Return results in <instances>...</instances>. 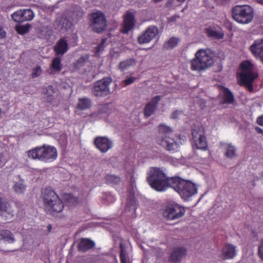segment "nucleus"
<instances>
[{
    "instance_id": "nucleus-5",
    "label": "nucleus",
    "mask_w": 263,
    "mask_h": 263,
    "mask_svg": "<svg viewBox=\"0 0 263 263\" xmlns=\"http://www.w3.org/2000/svg\"><path fill=\"white\" fill-rule=\"evenodd\" d=\"M214 52L210 49H200L191 61V68L193 70L202 71L211 67L214 63Z\"/></svg>"
},
{
    "instance_id": "nucleus-24",
    "label": "nucleus",
    "mask_w": 263,
    "mask_h": 263,
    "mask_svg": "<svg viewBox=\"0 0 263 263\" xmlns=\"http://www.w3.org/2000/svg\"><path fill=\"white\" fill-rule=\"evenodd\" d=\"M95 245V242L90 239L83 238L80 240L78 245V249L80 252H85L94 248Z\"/></svg>"
},
{
    "instance_id": "nucleus-12",
    "label": "nucleus",
    "mask_w": 263,
    "mask_h": 263,
    "mask_svg": "<svg viewBox=\"0 0 263 263\" xmlns=\"http://www.w3.org/2000/svg\"><path fill=\"white\" fill-rule=\"evenodd\" d=\"M136 22L135 14L132 12L127 11L123 16L121 32L124 34H127L129 31L135 28Z\"/></svg>"
},
{
    "instance_id": "nucleus-54",
    "label": "nucleus",
    "mask_w": 263,
    "mask_h": 263,
    "mask_svg": "<svg viewBox=\"0 0 263 263\" xmlns=\"http://www.w3.org/2000/svg\"><path fill=\"white\" fill-rule=\"evenodd\" d=\"M258 2L263 4V0H260V1H258Z\"/></svg>"
},
{
    "instance_id": "nucleus-20",
    "label": "nucleus",
    "mask_w": 263,
    "mask_h": 263,
    "mask_svg": "<svg viewBox=\"0 0 263 263\" xmlns=\"http://www.w3.org/2000/svg\"><path fill=\"white\" fill-rule=\"evenodd\" d=\"M161 99V96H157L153 97L151 101L148 102L144 108V115L146 118L151 116L157 109V105Z\"/></svg>"
},
{
    "instance_id": "nucleus-44",
    "label": "nucleus",
    "mask_w": 263,
    "mask_h": 263,
    "mask_svg": "<svg viewBox=\"0 0 263 263\" xmlns=\"http://www.w3.org/2000/svg\"><path fill=\"white\" fill-rule=\"evenodd\" d=\"M106 39H103L102 40L101 43L99 44L98 47L96 48L97 51L99 52L102 49H102L103 48L104 44L106 42Z\"/></svg>"
},
{
    "instance_id": "nucleus-45",
    "label": "nucleus",
    "mask_w": 263,
    "mask_h": 263,
    "mask_svg": "<svg viewBox=\"0 0 263 263\" xmlns=\"http://www.w3.org/2000/svg\"><path fill=\"white\" fill-rule=\"evenodd\" d=\"M181 111L179 110H175L172 113L171 117L172 119H175L177 118L178 116L181 115Z\"/></svg>"
},
{
    "instance_id": "nucleus-13",
    "label": "nucleus",
    "mask_w": 263,
    "mask_h": 263,
    "mask_svg": "<svg viewBox=\"0 0 263 263\" xmlns=\"http://www.w3.org/2000/svg\"><path fill=\"white\" fill-rule=\"evenodd\" d=\"M93 144L101 153H105L114 146L113 142L106 137L98 136L95 138Z\"/></svg>"
},
{
    "instance_id": "nucleus-57",
    "label": "nucleus",
    "mask_w": 263,
    "mask_h": 263,
    "mask_svg": "<svg viewBox=\"0 0 263 263\" xmlns=\"http://www.w3.org/2000/svg\"><path fill=\"white\" fill-rule=\"evenodd\" d=\"M64 20L65 21H66L67 22H68V20H67L66 18L64 19Z\"/></svg>"
},
{
    "instance_id": "nucleus-47",
    "label": "nucleus",
    "mask_w": 263,
    "mask_h": 263,
    "mask_svg": "<svg viewBox=\"0 0 263 263\" xmlns=\"http://www.w3.org/2000/svg\"><path fill=\"white\" fill-rule=\"evenodd\" d=\"M5 32L3 28L0 26V39L3 38L5 36Z\"/></svg>"
},
{
    "instance_id": "nucleus-9",
    "label": "nucleus",
    "mask_w": 263,
    "mask_h": 263,
    "mask_svg": "<svg viewBox=\"0 0 263 263\" xmlns=\"http://www.w3.org/2000/svg\"><path fill=\"white\" fill-rule=\"evenodd\" d=\"M185 213V209L174 202H168L163 212V217L167 220H175L181 217Z\"/></svg>"
},
{
    "instance_id": "nucleus-56",
    "label": "nucleus",
    "mask_w": 263,
    "mask_h": 263,
    "mask_svg": "<svg viewBox=\"0 0 263 263\" xmlns=\"http://www.w3.org/2000/svg\"><path fill=\"white\" fill-rule=\"evenodd\" d=\"M2 113V109L0 108V116L1 115Z\"/></svg>"
},
{
    "instance_id": "nucleus-34",
    "label": "nucleus",
    "mask_w": 263,
    "mask_h": 263,
    "mask_svg": "<svg viewBox=\"0 0 263 263\" xmlns=\"http://www.w3.org/2000/svg\"><path fill=\"white\" fill-rule=\"evenodd\" d=\"M105 180L108 184H117L120 182V178L117 176L107 175L105 177Z\"/></svg>"
},
{
    "instance_id": "nucleus-58",
    "label": "nucleus",
    "mask_w": 263,
    "mask_h": 263,
    "mask_svg": "<svg viewBox=\"0 0 263 263\" xmlns=\"http://www.w3.org/2000/svg\"><path fill=\"white\" fill-rule=\"evenodd\" d=\"M126 85H128V84H130V83H125Z\"/></svg>"
},
{
    "instance_id": "nucleus-48",
    "label": "nucleus",
    "mask_w": 263,
    "mask_h": 263,
    "mask_svg": "<svg viewBox=\"0 0 263 263\" xmlns=\"http://www.w3.org/2000/svg\"><path fill=\"white\" fill-rule=\"evenodd\" d=\"M135 81V78L134 77H129L123 81V82H134Z\"/></svg>"
},
{
    "instance_id": "nucleus-55",
    "label": "nucleus",
    "mask_w": 263,
    "mask_h": 263,
    "mask_svg": "<svg viewBox=\"0 0 263 263\" xmlns=\"http://www.w3.org/2000/svg\"><path fill=\"white\" fill-rule=\"evenodd\" d=\"M154 2L155 3H158V2H160V1H161V0H154Z\"/></svg>"
},
{
    "instance_id": "nucleus-21",
    "label": "nucleus",
    "mask_w": 263,
    "mask_h": 263,
    "mask_svg": "<svg viewBox=\"0 0 263 263\" xmlns=\"http://www.w3.org/2000/svg\"><path fill=\"white\" fill-rule=\"evenodd\" d=\"M96 84L92 89V93L95 96H106L109 93V84L110 83Z\"/></svg>"
},
{
    "instance_id": "nucleus-2",
    "label": "nucleus",
    "mask_w": 263,
    "mask_h": 263,
    "mask_svg": "<svg viewBox=\"0 0 263 263\" xmlns=\"http://www.w3.org/2000/svg\"><path fill=\"white\" fill-rule=\"evenodd\" d=\"M27 154L29 159L37 160L45 163H51L58 157L56 148L53 146L46 144L30 149L27 152Z\"/></svg>"
},
{
    "instance_id": "nucleus-46",
    "label": "nucleus",
    "mask_w": 263,
    "mask_h": 263,
    "mask_svg": "<svg viewBox=\"0 0 263 263\" xmlns=\"http://www.w3.org/2000/svg\"><path fill=\"white\" fill-rule=\"evenodd\" d=\"M256 122L258 125L263 126V115L257 118Z\"/></svg>"
},
{
    "instance_id": "nucleus-49",
    "label": "nucleus",
    "mask_w": 263,
    "mask_h": 263,
    "mask_svg": "<svg viewBox=\"0 0 263 263\" xmlns=\"http://www.w3.org/2000/svg\"><path fill=\"white\" fill-rule=\"evenodd\" d=\"M255 130L259 134H263V129L260 128L259 127H255Z\"/></svg>"
},
{
    "instance_id": "nucleus-52",
    "label": "nucleus",
    "mask_w": 263,
    "mask_h": 263,
    "mask_svg": "<svg viewBox=\"0 0 263 263\" xmlns=\"http://www.w3.org/2000/svg\"><path fill=\"white\" fill-rule=\"evenodd\" d=\"M97 82H103V83H105V82H108V81H105V79H103L102 80H99V81H97Z\"/></svg>"
},
{
    "instance_id": "nucleus-11",
    "label": "nucleus",
    "mask_w": 263,
    "mask_h": 263,
    "mask_svg": "<svg viewBox=\"0 0 263 263\" xmlns=\"http://www.w3.org/2000/svg\"><path fill=\"white\" fill-rule=\"evenodd\" d=\"M158 33V28L156 26H151L138 36L137 42L139 44L149 43Z\"/></svg>"
},
{
    "instance_id": "nucleus-28",
    "label": "nucleus",
    "mask_w": 263,
    "mask_h": 263,
    "mask_svg": "<svg viewBox=\"0 0 263 263\" xmlns=\"http://www.w3.org/2000/svg\"><path fill=\"white\" fill-rule=\"evenodd\" d=\"M0 237L1 239L9 242H13L15 240L14 238L12 237V233L7 230L0 231Z\"/></svg>"
},
{
    "instance_id": "nucleus-32",
    "label": "nucleus",
    "mask_w": 263,
    "mask_h": 263,
    "mask_svg": "<svg viewBox=\"0 0 263 263\" xmlns=\"http://www.w3.org/2000/svg\"><path fill=\"white\" fill-rule=\"evenodd\" d=\"M120 259L121 263H127L128 257L127 256L126 251L122 243L120 244Z\"/></svg>"
},
{
    "instance_id": "nucleus-43",
    "label": "nucleus",
    "mask_w": 263,
    "mask_h": 263,
    "mask_svg": "<svg viewBox=\"0 0 263 263\" xmlns=\"http://www.w3.org/2000/svg\"><path fill=\"white\" fill-rule=\"evenodd\" d=\"M6 162L4 154L0 153V168L6 164Z\"/></svg>"
},
{
    "instance_id": "nucleus-53",
    "label": "nucleus",
    "mask_w": 263,
    "mask_h": 263,
    "mask_svg": "<svg viewBox=\"0 0 263 263\" xmlns=\"http://www.w3.org/2000/svg\"><path fill=\"white\" fill-rule=\"evenodd\" d=\"M62 27H64V28H67L66 26H64V22H63V23H62Z\"/></svg>"
},
{
    "instance_id": "nucleus-6",
    "label": "nucleus",
    "mask_w": 263,
    "mask_h": 263,
    "mask_svg": "<svg viewBox=\"0 0 263 263\" xmlns=\"http://www.w3.org/2000/svg\"><path fill=\"white\" fill-rule=\"evenodd\" d=\"M231 11L233 18L240 24H249L254 17V9L249 5H236Z\"/></svg>"
},
{
    "instance_id": "nucleus-14",
    "label": "nucleus",
    "mask_w": 263,
    "mask_h": 263,
    "mask_svg": "<svg viewBox=\"0 0 263 263\" xmlns=\"http://www.w3.org/2000/svg\"><path fill=\"white\" fill-rule=\"evenodd\" d=\"M187 252V249L184 247H175L172 250L168 260L171 263H180L182 258L186 256Z\"/></svg>"
},
{
    "instance_id": "nucleus-41",
    "label": "nucleus",
    "mask_w": 263,
    "mask_h": 263,
    "mask_svg": "<svg viewBox=\"0 0 263 263\" xmlns=\"http://www.w3.org/2000/svg\"><path fill=\"white\" fill-rule=\"evenodd\" d=\"M176 6L174 0H168L166 3V7L168 9H174Z\"/></svg>"
},
{
    "instance_id": "nucleus-36",
    "label": "nucleus",
    "mask_w": 263,
    "mask_h": 263,
    "mask_svg": "<svg viewBox=\"0 0 263 263\" xmlns=\"http://www.w3.org/2000/svg\"><path fill=\"white\" fill-rule=\"evenodd\" d=\"M14 190L17 193H23L26 190V186L22 182H16L14 185Z\"/></svg>"
},
{
    "instance_id": "nucleus-51",
    "label": "nucleus",
    "mask_w": 263,
    "mask_h": 263,
    "mask_svg": "<svg viewBox=\"0 0 263 263\" xmlns=\"http://www.w3.org/2000/svg\"><path fill=\"white\" fill-rule=\"evenodd\" d=\"M47 229L48 231L50 232L52 229V226L51 224H48L47 226Z\"/></svg>"
},
{
    "instance_id": "nucleus-30",
    "label": "nucleus",
    "mask_w": 263,
    "mask_h": 263,
    "mask_svg": "<svg viewBox=\"0 0 263 263\" xmlns=\"http://www.w3.org/2000/svg\"><path fill=\"white\" fill-rule=\"evenodd\" d=\"M72 13L76 19L79 20L83 17L84 12L82 7L79 6H74L72 8Z\"/></svg>"
},
{
    "instance_id": "nucleus-26",
    "label": "nucleus",
    "mask_w": 263,
    "mask_h": 263,
    "mask_svg": "<svg viewBox=\"0 0 263 263\" xmlns=\"http://www.w3.org/2000/svg\"><path fill=\"white\" fill-rule=\"evenodd\" d=\"M135 64L136 60L134 59L130 58L121 62L119 65V68L121 70L124 71Z\"/></svg>"
},
{
    "instance_id": "nucleus-39",
    "label": "nucleus",
    "mask_w": 263,
    "mask_h": 263,
    "mask_svg": "<svg viewBox=\"0 0 263 263\" xmlns=\"http://www.w3.org/2000/svg\"><path fill=\"white\" fill-rule=\"evenodd\" d=\"M257 254L259 257L263 261V239L258 246Z\"/></svg>"
},
{
    "instance_id": "nucleus-23",
    "label": "nucleus",
    "mask_w": 263,
    "mask_h": 263,
    "mask_svg": "<svg viewBox=\"0 0 263 263\" xmlns=\"http://www.w3.org/2000/svg\"><path fill=\"white\" fill-rule=\"evenodd\" d=\"M0 215L7 221V222H9L14 216V211L9 203L3 202L2 209L0 210Z\"/></svg>"
},
{
    "instance_id": "nucleus-4",
    "label": "nucleus",
    "mask_w": 263,
    "mask_h": 263,
    "mask_svg": "<svg viewBox=\"0 0 263 263\" xmlns=\"http://www.w3.org/2000/svg\"><path fill=\"white\" fill-rule=\"evenodd\" d=\"M42 198L46 210L50 214L59 213L63 210V202L51 187H47L44 190Z\"/></svg>"
},
{
    "instance_id": "nucleus-29",
    "label": "nucleus",
    "mask_w": 263,
    "mask_h": 263,
    "mask_svg": "<svg viewBox=\"0 0 263 263\" xmlns=\"http://www.w3.org/2000/svg\"><path fill=\"white\" fill-rule=\"evenodd\" d=\"M51 68L54 71H60L62 68L61 64V57L56 56L52 61Z\"/></svg>"
},
{
    "instance_id": "nucleus-31",
    "label": "nucleus",
    "mask_w": 263,
    "mask_h": 263,
    "mask_svg": "<svg viewBox=\"0 0 263 263\" xmlns=\"http://www.w3.org/2000/svg\"><path fill=\"white\" fill-rule=\"evenodd\" d=\"M179 39L175 37H172L164 45L163 47L165 49L168 50L173 48L177 46Z\"/></svg>"
},
{
    "instance_id": "nucleus-1",
    "label": "nucleus",
    "mask_w": 263,
    "mask_h": 263,
    "mask_svg": "<svg viewBox=\"0 0 263 263\" xmlns=\"http://www.w3.org/2000/svg\"><path fill=\"white\" fill-rule=\"evenodd\" d=\"M147 175V182L156 191H164L170 186L185 200L197 193L195 184L191 181L177 176L168 178L160 168L152 167Z\"/></svg>"
},
{
    "instance_id": "nucleus-15",
    "label": "nucleus",
    "mask_w": 263,
    "mask_h": 263,
    "mask_svg": "<svg viewBox=\"0 0 263 263\" xmlns=\"http://www.w3.org/2000/svg\"><path fill=\"white\" fill-rule=\"evenodd\" d=\"M12 19L18 23L31 20L34 17V14L30 9L20 10L12 14Z\"/></svg>"
},
{
    "instance_id": "nucleus-8",
    "label": "nucleus",
    "mask_w": 263,
    "mask_h": 263,
    "mask_svg": "<svg viewBox=\"0 0 263 263\" xmlns=\"http://www.w3.org/2000/svg\"><path fill=\"white\" fill-rule=\"evenodd\" d=\"M89 26L92 31L98 33L105 31L107 27V21L104 13L98 10L89 14Z\"/></svg>"
},
{
    "instance_id": "nucleus-3",
    "label": "nucleus",
    "mask_w": 263,
    "mask_h": 263,
    "mask_svg": "<svg viewBox=\"0 0 263 263\" xmlns=\"http://www.w3.org/2000/svg\"><path fill=\"white\" fill-rule=\"evenodd\" d=\"M159 133L156 139L157 143L165 150L172 153L177 152L179 144L173 138L172 128L165 125L161 124L158 127Z\"/></svg>"
},
{
    "instance_id": "nucleus-10",
    "label": "nucleus",
    "mask_w": 263,
    "mask_h": 263,
    "mask_svg": "<svg viewBox=\"0 0 263 263\" xmlns=\"http://www.w3.org/2000/svg\"><path fill=\"white\" fill-rule=\"evenodd\" d=\"M193 139L197 149L206 151L208 142L205 135V130L202 126H196L192 131Z\"/></svg>"
},
{
    "instance_id": "nucleus-35",
    "label": "nucleus",
    "mask_w": 263,
    "mask_h": 263,
    "mask_svg": "<svg viewBox=\"0 0 263 263\" xmlns=\"http://www.w3.org/2000/svg\"><path fill=\"white\" fill-rule=\"evenodd\" d=\"M89 57L88 55L82 56L79 58L74 64V66L77 68L80 69L83 67L88 61Z\"/></svg>"
},
{
    "instance_id": "nucleus-50",
    "label": "nucleus",
    "mask_w": 263,
    "mask_h": 263,
    "mask_svg": "<svg viewBox=\"0 0 263 263\" xmlns=\"http://www.w3.org/2000/svg\"><path fill=\"white\" fill-rule=\"evenodd\" d=\"M3 201L2 198L0 197V210L2 209Z\"/></svg>"
},
{
    "instance_id": "nucleus-25",
    "label": "nucleus",
    "mask_w": 263,
    "mask_h": 263,
    "mask_svg": "<svg viewBox=\"0 0 263 263\" xmlns=\"http://www.w3.org/2000/svg\"><path fill=\"white\" fill-rule=\"evenodd\" d=\"M91 106V102L90 99L84 98L79 99L77 108L79 110H83L89 108Z\"/></svg>"
},
{
    "instance_id": "nucleus-18",
    "label": "nucleus",
    "mask_w": 263,
    "mask_h": 263,
    "mask_svg": "<svg viewBox=\"0 0 263 263\" xmlns=\"http://www.w3.org/2000/svg\"><path fill=\"white\" fill-rule=\"evenodd\" d=\"M236 255V247L230 243H226L221 249L219 256L223 260H227L233 259Z\"/></svg>"
},
{
    "instance_id": "nucleus-22",
    "label": "nucleus",
    "mask_w": 263,
    "mask_h": 263,
    "mask_svg": "<svg viewBox=\"0 0 263 263\" xmlns=\"http://www.w3.org/2000/svg\"><path fill=\"white\" fill-rule=\"evenodd\" d=\"M42 94L44 95L45 101L48 103H52L59 96V92L52 86L49 85L47 88H43Z\"/></svg>"
},
{
    "instance_id": "nucleus-42",
    "label": "nucleus",
    "mask_w": 263,
    "mask_h": 263,
    "mask_svg": "<svg viewBox=\"0 0 263 263\" xmlns=\"http://www.w3.org/2000/svg\"><path fill=\"white\" fill-rule=\"evenodd\" d=\"M240 86H245L250 92L253 90V83H239Z\"/></svg>"
},
{
    "instance_id": "nucleus-37",
    "label": "nucleus",
    "mask_w": 263,
    "mask_h": 263,
    "mask_svg": "<svg viewBox=\"0 0 263 263\" xmlns=\"http://www.w3.org/2000/svg\"><path fill=\"white\" fill-rule=\"evenodd\" d=\"M31 27L30 24H26L25 25L19 26L16 27L17 32L21 34H24L27 33Z\"/></svg>"
},
{
    "instance_id": "nucleus-40",
    "label": "nucleus",
    "mask_w": 263,
    "mask_h": 263,
    "mask_svg": "<svg viewBox=\"0 0 263 263\" xmlns=\"http://www.w3.org/2000/svg\"><path fill=\"white\" fill-rule=\"evenodd\" d=\"M42 70L40 66H36L35 68L33 69V72L32 73V77H36L40 75L41 73Z\"/></svg>"
},
{
    "instance_id": "nucleus-33",
    "label": "nucleus",
    "mask_w": 263,
    "mask_h": 263,
    "mask_svg": "<svg viewBox=\"0 0 263 263\" xmlns=\"http://www.w3.org/2000/svg\"><path fill=\"white\" fill-rule=\"evenodd\" d=\"M236 155V148L235 147L229 144L227 146L226 151L225 152V156L229 158H233Z\"/></svg>"
},
{
    "instance_id": "nucleus-38",
    "label": "nucleus",
    "mask_w": 263,
    "mask_h": 263,
    "mask_svg": "<svg viewBox=\"0 0 263 263\" xmlns=\"http://www.w3.org/2000/svg\"><path fill=\"white\" fill-rule=\"evenodd\" d=\"M65 199L67 200L69 203L72 204H77L79 202V199L78 197H74L71 194H67L65 197Z\"/></svg>"
},
{
    "instance_id": "nucleus-16",
    "label": "nucleus",
    "mask_w": 263,
    "mask_h": 263,
    "mask_svg": "<svg viewBox=\"0 0 263 263\" xmlns=\"http://www.w3.org/2000/svg\"><path fill=\"white\" fill-rule=\"evenodd\" d=\"M249 50L255 58H258L263 63V39L255 40L250 46Z\"/></svg>"
},
{
    "instance_id": "nucleus-7",
    "label": "nucleus",
    "mask_w": 263,
    "mask_h": 263,
    "mask_svg": "<svg viewBox=\"0 0 263 263\" xmlns=\"http://www.w3.org/2000/svg\"><path fill=\"white\" fill-rule=\"evenodd\" d=\"M240 72L237 73V79L241 82H253L258 77L255 66L250 61H243L240 64Z\"/></svg>"
},
{
    "instance_id": "nucleus-27",
    "label": "nucleus",
    "mask_w": 263,
    "mask_h": 263,
    "mask_svg": "<svg viewBox=\"0 0 263 263\" xmlns=\"http://www.w3.org/2000/svg\"><path fill=\"white\" fill-rule=\"evenodd\" d=\"M205 32L208 36L214 39L220 40L223 37V33L213 30L211 28H206L205 29Z\"/></svg>"
},
{
    "instance_id": "nucleus-17",
    "label": "nucleus",
    "mask_w": 263,
    "mask_h": 263,
    "mask_svg": "<svg viewBox=\"0 0 263 263\" xmlns=\"http://www.w3.org/2000/svg\"><path fill=\"white\" fill-rule=\"evenodd\" d=\"M69 49L67 41L65 38L60 39L53 47V50L56 56L62 57Z\"/></svg>"
},
{
    "instance_id": "nucleus-19",
    "label": "nucleus",
    "mask_w": 263,
    "mask_h": 263,
    "mask_svg": "<svg viewBox=\"0 0 263 263\" xmlns=\"http://www.w3.org/2000/svg\"><path fill=\"white\" fill-rule=\"evenodd\" d=\"M220 97L221 104H233L235 101L233 93L228 88L223 86H220Z\"/></svg>"
}]
</instances>
